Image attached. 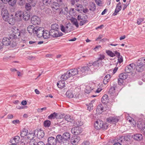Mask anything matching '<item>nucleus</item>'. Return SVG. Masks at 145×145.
Returning a JSON list of instances; mask_svg holds the SVG:
<instances>
[{"mask_svg": "<svg viewBox=\"0 0 145 145\" xmlns=\"http://www.w3.org/2000/svg\"><path fill=\"white\" fill-rule=\"evenodd\" d=\"M145 65V57H142L137 61L136 70L138 72H141L143 70V66Z\"/></svg>", "mask_w": 145, "mask_h": 145, "instance_id": "obj_1", "label": "nucleus"}, {"mask_svg": "<svg viewBox=\"0 0 145 145\" xmlns=\"http://www.w3.org/2000/svg\"><path fill=\"white\" fill-rule=\"evenodd\" d=\"M12 33L10 35L9 38L13 39L18 38V37L20 36V34L18 28L14 26L12 27Z\"/></svg>", "mask_w": 145, "mask_h": 145, "instance_id": "obj_2", "label": "nucleus"}, {"mask_svg": "<svg viewBox=\"0 0 145 145\" xmlns=\"http://www.w3.org/2000/svg\"><path fill=\"white\" fill-rule=\"evenodd\" d=\"M94 127L97 129H106L108 127L107 125L104 124L103 121L100 120L96 121L94 123Z\"/></svg>", "mask_w": 145, "mask_h": 145, "instance_id": "obj_3", "label": "nucleus"}, {"mask_svg": "<svg viewBox=\"0 0 145 145\" xmlns=\"http://www.w3.org/2000/svg\"><path fill=\"white\" fill-rule=\"evenodd\" d=\"M1 15L3 19L5 21L8 22L9 24H11L10 22L11 21L12 18H9L8 16L9 14L7 9L3 8L1 10Z\"/></svg>", "mask_w": 145, "mask_h": 145, "instance_id": "obj_4", "label": "nucleus"}, {"mask_svg": "<svg viewBox=\"0 0 145 145\" xmlns=\"http://www.w3.org/2000/svg\"><path fill=\"white\" fill-rule=\"evenodd\" d=\"M59 136L61 137V138H62L61 140L63 141H69L71 138L70 133L67 132L64 133L62 136L60 135H57L56 136V138L57 140H58V138H59Z\"/></svg>", "mask_w": 145, "mask_h": 145, "instance_id": "obj_5", "label": "nucleus"}, {"mask_svg": "<svg viewBox=\"0 0 145 145\" xmlns=\"http://www.w3.org/2000/svg\"><path fill=\"white\" fill-rule=\"evenodd\" d=\"M22 11L21 10H19L16 12L14 16V19L13 18H12V20L14 22V20L17 21H19L21 20L22 19L23 17Z\"/></svg>", "mask_w": 145, "mask_h": 145, "instance_id": "obj_6", "label": "nucleus"}, {"mask_svg": "<svg viewBox=\"0 0 145 145\" xmlns=\"http://www.w3.org/2000/svg\"><path fill=\"white\" fill-rule=\"evenodd\" d=\"M44 28L40 27H37L35 29V34H36L37 37H38L40 38L42 37L43 35V33L44 31Z\"/></svg>", "mask_w": 145, "mask_h": 145, "instance_id": "obj_7", "label": "nucleus"}, {"mask_svg": "<svg viewBox=\"0 0 145 145\" xmlns=\"http://www.w3.org/2000/svg\"><path fill=\"white\" fill-rule=\"evenodd\" d=\"M31 23L34 25H39L40 23V20L39 17L34 16L31 18Z\"/></svg>", "mask_w": 145, "mask_h": 145, "instance_id": "obj_8", "label": "nucleus"}, {"mask_svg": "<svg viewBox=\"0 0 145 145\" xmlns=\"http://www.w3.org/2000/svg\"><path fill=\"white\" fill-rule=\"evenodd\" d=\"M50 36L54 37H58L63 35V33L59 32L58 30H50Z\"/></svg>", "mask_w": 145, "mask_h": 145, "instance_id": "obj_9", "label": "nucleus"}, {"mask_svg": "<svg viewBox=\"0 0 145 145\" xmlns=\"http://www.w3.org/2000/svg\"><path fill=\"white\" fill-rule=\"evenodd\" d=\"M35 135L36 134L37 137L39 139L42 138L44 135V133L43 130L39 129L35 131Z\"/></svg>", "mask_w": 145, "mask_h": 145, "instance_id": "obj_10", "label": "nucleus"}, {"mask_svg": "<svg viewBox=\"0 0 145 145\" xmlns=\"http://www.w3.org/2000/svg\"><path fill=\"white\" fill-rule=\"evenodd\" d=\"M82 131V129L80 127H75L72 128L71 130L72 133L76 135L80 134Z\"/></svg>", "mask_w": 145, "mask_h": 145, "instance_id": "obj_11", "label": "nucleus"}, {"mask_svg": "<svg viewBox=\"0 0 145 145\" xmlns=\"http://www.w3.org/2000/svg\"><path fill=\"white\" fill-rule=\"evenodd\" d=\"M80 139V137L79 136H74L71 138V143L72 144L76 145L78 143Z\"/></svg>", "mask_w": 145, "mask_h": 145, "instance_id": "obj_12", "label": "nucleus"}, {"mask_svg": "<svg viewBox=\"0 0 145 145\" xmlns=\"http://www.w3.org/2000/svg\"><path fill=\"white\" fill-rule=\"evenodd\" d=\"M57 138H55L54 137H51L48 139V144L50 145H55L57 142Z\"/></svg>", "mask_w": 145, "mask_h": 145, "instance_id": "obj_13", "label": "nucleus"}, {"mask_svg": "<svg viewBox=\"0 0 145 145\" xmlns=\"http://www.w3.org/2000/svg\"><path fill=\"white\" fill-rule=\"evenodd\" d=\"M133 138L136 140L140 141L143 139V136L140 133L135 134L132 135Z\"/></svg>", "mask_w": 145, "mask_h": 145, "instance_id": "obj_14", "label": "nucleus"}, {"mask_svg": "<svg viewBox=\"0 0 145 145\" xmlns=\"http://www.w3.org/2000/svg\"><path fill=\"white\" fill-rule=\"evenodd\" d=\"M78 69H80L79 70V73L80 76L81 75L83 74V73H85L86 71H89L90 70L89 68H88V67L86 66L82 67L80 69L79 68Z\"/></svg>", "mask_w": 145, "mask_h": 145, "instance_id": "obj_15", "label": "nucleus"}, {"mask_svg": "<svg viewBox=\"0 0 145 145\" xmlns=\"http://www.w3.org/2000/svg\"><path fill=\"white\" fill-rule=\"evenodd\" d=\"M69 74L71 77L76 75L77 74L79 75V70L77 69H70L69 70Z\"/></svg>", "mask_w": 145, "mask_h": 145, "instance_id": "obj_16", "label": "nucleus"}, {"mask_svg": "<svg viewBox=\"0 0 145 145\" xmlns=\"http://www.w3.org/2000/svg\"><path fill=\"white\" fill-rule=\"evenodd\" d=\"M107 121L110 123L114 122H117L119 121V119L116 117H110L106 119Z\"/></svg>", "mask_w": 145, "mask_h": 145, "instance_id": "obj_17", "label": "nucleus"}, {"mask_svg": "<svg viewBox=\"0 0 145 145\" xmlns=\"http://www.w3.org/2000/svg\"><path fill=\"white\" fill-rule=\"evenodd\" d=\"M58 138L57 141L59 143L61 144V145H71V143L70 141H66L61 140L62 138L61 137L59 136Z\"/></svg>", "mask_w": 145, "mask_h": 145, "instance_id": "obj_18", "label": "nucleus"}, {"mask_svg": "<svg viewBox=\"0 0 145 145\" xmlns=\"http://www.w3.org/2000/svg\"><path fill=\"white\" fill-rule=\"evenodd\" d=\"M20 141V137L18 136L15 137L14 138H12L10 141V142L13 144H16L19 143Z\"/></svg>", "mask_w": 145, "mask_h": 145, "instance_id": "obj_19", "label": "nucleus"}, {"mask_svg": "<svg viewBox=\"0 0 145 145\" xmlns=\"http://www.w3.org/2000/svg\"><path fill=\"white\" fill-rule=\"evenodd\" d=\"M135 65L133 63H132L129 64L126 67L125 69V72L128 73L131 72L133 70V67L135 66Z\"/></svg>", "mask_w": 145, "mask_h": 145, "instance_id": "obj_20", "label": "nucleus"}, {"mask_svg": "<svg viewBox=\"0 0 145 145\" xmlns=\"http://www.w3.org/2000/svg\"><path fill=\"white\" fill-rule=\"evenodd\" d=\"M69 72L68 71L67 72L62 75L61 77V78L62 80H65L67 79L68 78L71 77V75L69 74Z\"/></svg>", "mask_w": 145, "mask_h": 145, "instance_id": "obj_21", "label": "nucleus"}, {"mask_svg": "<svg viewBox=\"0 0 145 145\" xmlns=\"http://www.w3.org/2000/svg\"><path fill=\"white\" fill-rule=\"evenodd\" d=\"M2 42L4 45L8 46L10 44L11 40L8 38L4 37L2 39Z\"/></svg>", "mask_w": 145, "mask_h": 145, "instance_id": "obj_22", "label": "nucleus"}, {"mask_svg": "<svg viewBox=\"0 0 145 145\" xmlns=\"http://www.w3.org/2000/svg\"><path fill=\"white\" fill-rule=\"evenodd\" d=\"M37 26L34 27V26L33 25H30L27 27V31L28 32L32 34L33 33L35 34V29L36 28Z\"/></svg>", "mask_w": 145, "mask_h": 145, "instance_id": "obj_23", "label": "nucleus"}, {"mask_svg": "<svg viewBox=\"0 0 145 145\" xmlns=\"http://www.w3.org/2000/svg\"><path fill=\"white\" fill-rule=\"evenodd\" d=\"M64 118L65 119V120H64L63 121L61 122L60 123V125H63L64 124L63 122H64V121L66 120L67 121L71 122L73 120V118L72 117L70 116L69 115H66L65 116Z\"/></svg>", "mask_w": 145, "mask_h": 145, "instance_id": "obj_24", "label": "nucleus"}, {"mask_svg": "<svg viewBox=\"0 0 145 145\" xmlns=\"http://www.w3.org/2000/svg\"><path fill=\"white\" fill-rule=\"evenodd\" d=\"M142 121V119H139L137 123L138 127L140 129H141L144 126H145V123Z\"/></svg>", "mask_w": 145, "mask_h": 145, "instance_id": "obj_25", "label": "nucleus"}, {"mask_svg": "<svg viewBox=\"0 0 145 145\" xmlns=\"http://www.w3.org/2000/svg\"><path fill=\"white\" fill-rule=\"evenodd\" d=\"M117 88L116 85H114L113 86L111 87L109 91V93L112 95H114L115 93V91Z\"/></svg>", "mask_w": 145, "mask_h": 145, "instance_id": "obj_26", "label": "nucleus"}, {"mask_svg": "<svg viewBox=\"0 0 145 145\" xmlns=\"http://www.w3.org/2000/svg\"><path fill=\"white\" fill-rule=\"evenodd\" d=\"M57 87L60 88L62 89L65 86V83L64 80H60L57 83Z\"/></svg>", "mask_w": 145, "mask_h": 145, "instance_id": "obj_27", "label": "nucleus"}, {"mask_svg": "<svg viewBox=\"0 0 145 145\" xmlns=\"http://www.w3.org/2000/svg\"><path fill=\"white\" fill-rule=\"evenodd\" d=\"M42 37L44 39H46L48 38L50 35V31L47 30L44 31L43 33Z\"/></svg>", "mask_w": 145, "mask_h": 145, "instance_id": "obj_28", "label": "nucleus"}, {"mask_svg": "<svg viewBox=\"0 0 145 145\" xmlns=\"http://www.w3.org/2000/svg\"><path fill=\"white\" fill-rule=\"evenodd\" d=\"M35 137V131L34 132H31V133H29V134H27V137L28 139L31 140L30 143V144H32V142L31 143V141L32 140H33V139Z\"/></svg>", "mask_w": 145, "mask_h": 145, "instance_id": "obj_29", "label": "nucleus"}, {"mask_svg": "<svg viewBox=\"0 0 145 145\" xmlns=\"http://www.w3.org/2000/svg\"><path fill=\"white\" fill-rule=\"evenodd\" d=\"M5 3H8L9 5L12 6H14L16 2V0H5Z\"/></svg>", "mask_w": 145, "mask_h": 145, "instance_id": "obj_30", "label": "nucleus"}, {"mask_svg": "<svg viewBox=\"0 0 145 145\" xmlns=\"http://www.w3.org/2000/svg\"><path fill=\"white\" fill-rule=\"evenodd\" d=\"M111 78L109 74H107L104 77L103 82L105 84H106L108 82Z\"/></svg>", "mask_w": 145, "mask_h": 145, "instance_id": "obj_31", "label": "nucleus"}, {"mask_svg": "<svg viewBox=\"0 0 145 145\" xmlns=\"http://www.w3.org/2000/svg\"><path fill=\"white\" fill-rule=\"evenodd\" d=\"M103 105L102 104H100L97 106L96 111L99 114H101L103 112Z\"/></svg>", "mask_w": 145, "mask_h": 145, "instance_id": "obj_32", "label": "nucleus"}, {"mask_svg": "<svg viewBox=\"0 0 145 145\" xmlns=\"http://www.w3.org/2000/svg\"><path fill=\"white\" fill-rule=\"evenodd\" d=\"M95 101V100H93L91 101L90 103L89 104H86L87 106V109L89 111H91L92 110L93 108V103Z\"/></svg>", "mask_w": 145, "mask_h": 145, "instance_id": "obj_33", "label": "nucleus"}, {"mask_svg": "<svg viewBox=\"0 0 145 145\" xmlns=\"http://www.w3.org/2000/svg\"><path fill=\"white\" fill-rule=\"evenodd\" d=\"M22 13L23 16L22 18L25 21L28 20L30 17L29 14L26 11L24 12L22 11Z\"/></svg>", "mask_w": 145, "mask_h": 145, "instance_id": "obj_34", "label": "nucleus"}, {"mask_svg": "<svg viewBox=\"0 0 145 145\" xmlns=\"http://www.w3.org/2000/svg\"><path fill=\"white\" fill-rule=\"evenodd\" d=\"M59 5L61 6L58 2L54 3L51 6V7L54 10H57L58 9V8Z\"/></svg>", "mask_w": 145, "mask_h": 145, "instance_id": "obj_35", "label": "nucleus"}, {"mask_svg": "<svg viewBox=\"0 0 145 145\" xmlns=\"http://www.w3.org/2000/svg\"><path fill=\"white\" fill-rule=\"evenodd\" d=\"M65 94L66 96L68 98H72L73 97L74 95L73 94V92L72 90L67 91Z\"/></svg>", "mask_w": 145, "mask_h": 145, "instance_id": "obj_36", "label": "nucleus"}, {"mask_svg": "<svg viewBox=\"0 0 145 145\" xmlns=\"http://www.w3.org/2000/svg\"><path fill=\"white\" fill-rule=\"evenodd\" d=\"M102 102L104 104H106L108 102V95H104L102 97Z\"/></svg>", "mask_w": 145, "mask_h": 145, "instance_id": "obj_37", "label": "nucleus"}, {"mask_svg": "<svg viewBox=\"0 0 145 145\" xmlns=\"http://www.w3.org/2000/svg\"><path fill=\"white\" fill-rule=\"evenodd\" d=\"M28 133V130L25 128H24L21 131L20 133V136L21 137H23L27 136Z\"/></svg>", "mask_w": 145, "mask_h": 145, "instance_id": "obj_38", "label": "nucleus"}, {"mask_svg": "<svg viewBox=\"0 0 145 145\" xmlns=\"http://www.w3.org/2000/svg\"><path fill=\"white\" fill-rule=\"evenodd\" d=\"M32 142V144H31V145H45L44 143L42 141H40L37 142L35 140H32L31 143Z\"/></svg>", "mask_w": 145, "mask_h": 145, "instance_id": "obj_39", "label": "nucleus"}, {"mask_svg": "<svg viewBox=\"0 0 145 145\" xmlns=\"http://www.w3.org/2000/svg\"><path fill=\"white\" fill-rule=\"evenodd\" d=\"M69 10L67 7H65L63 9H62L60 11V13L65 15H67L68 12Z\"/></svg>", "mask_w": 145, "mask_h": 145, "instance_id": "obj_40", "label": "nucleus"}, {"mask_svg": "<svg viewBox=\"0 0 145 145\" xmlns=\"http://www.w3.org/2000/svg\"><path fill=\"white\" fill-rule=\"evenodd\" d=\"M89 10L90 11H93L96 9V6L95 4L93 3H90L89 6Z\"/></svg>", "mask_w": 145, "mask_h": 145, "instance_id": "obj_41", "label": "nucleus"}, {"mask_svg": "<svg viewBox=\"0 0 145 145\" xmlns=\"http://www.w3.org/2000/svg\"><path fill=\"white\" fill-rule=\"evenodd\" d=\"M43 4L45 6H49L51 4V0H42Z\"/></svg>", "mask_w": 145, "mask_h": 145, "instance_id": "obj_42", "label": "nucleus"}, {"mask_svg": "<svg viewBox=\"0 0 145 145\" xmlns=\"http://www.w3.org/2000/svg\"><path fill=\"white\" fill-rule=\"evenodd\" d=\"M127 74L126 73H121L119 75V77L121 79H122L123 80L126 79L128 77Z\"/></svg>", "mask_w": 145, "mask_h": 145, "instance_id": "obj_43", "label": "nucleus"}, {"mask_svg": "<svg viewBox=\"0 0 145 145\" xmlns=\"http://www.w3.org/2000/svg\"><path fill=\"white\" fill-rule=\"evenodd\" d=\"M103 63V62H100L99 61L97 60L93 63V66L99 67L102 65Z\"/></svg>", "mask_w": 145, "mask_h": 145, "instance_id": "obj_44", "label": "nucleus"}, {"mask_svg": "<svg viewBox=\"0 0 145 145\" xmlns=\"http://www.w3.org/2000/svg\"><path fill=\"white\" fill-rule=\"evenodd\" d=\"M59 26L56 24H54L51 25V30H58L59 29Z\"/></svg>", "mask_w": 145, "mask_h": 145, "instance_id": "obj_45", "label": "nucleus"}, {"mask_svg": "<svg viewBox=\"0 0 145 145\" xmlns=\"http://www.w3.org/2000/svg\"><path fill=\"white\" fill-rule=\"evenodd\" d=\"M93 89V88H91L90 86H87L86 87L85 92L86 93H90L91 90Z\"/></svg>", "mask_w": 145, "mask_h": 145, "instance_id": "obj_46", "label": "nucleus"}, {"mask_svg": "<svg viewBox=\"0 0 145 145\" xmlns=\"http://www.w3.org/2000/svg\"><path fill=\"white\" fill-rule=\"evenodd\" d=\"M15 39H10L12 40H13L12 42H10V44L9 45L10 46L12 47H14L16 46L17 45V43L16 41H15Z\"/></svg>", "mask_w": 145, "mask_h": 145, "instance_id": "obj_47", "label": "nucleus"}, {"mask_svg": "<svg viewBox=\"0 0 145 145\" xmlns=\"http://www.w3.org/2000/svg\"><path fill=\"white\" fill-rule=\"evenodd\" d=\"M43 124L45 127H49L51 124V122L50 120H46L44 121Z\"/></svg>", "mask_w": 145, "mask_h": 145, "instance_id": "obj_48", "label": "nucleus"}, {"mask_svg": "<svg viewBox=\"0 0 145 145\" xmlns=\"http://www.w3.org/2000/svg\"><path fill=\"white\" fill-rule=\"evenodd\" d=\"M27 1L31 4V6L34 7L36 3V0H26Z\"/></svg>", "mask_w": 145, "mask_h": 145, "instance_id": "obj_49", "label": "nucleus"}, {"mask_svg": "<svg viewBox=\"0 0 145 145\" xmlns=\"http://www.w3.org/2000/svg\"><path fill=\"white\" fill-rule=\"evenodd\" d=\"M82 122L79 121H76L74 123V125L76 127H79L82 125Z\"/></svg>", "mask_w": 145, "mask_h": 145, "instance_id": "obj_50", "label": "nucleus"}, {"mask_svg": "<svg viewBox=\"0 0 145 145\" xmlns=\"http://www.w3.org/2000/svg\"><path fill=\"white\" fill-rule=\"evenodd\" d=\"M57 113L54 112L53 114H51L49 116H48V118L49 119H54L56 118L57 116Z\"/></svg>", "mask_w": 145, "mask_h": 145, "instance_id": "obj_51", "label": "nucleus"}, {"mask_svg": "<svg viewBox=\"0 0 145 145\" xmlns=\"http://www.w3.org/2000/svg\"><path fill=\"white\" fill-rule=\"evenodd\" d=\"M106 52L108 55L111 57H113L115 56V54L110 50H107L106 51Z\"/></svg>", "mask_w": 145, "mask_h": 145, "instance_id": "obj_52", "label": "nucleus"}, {"mask_svg": "<svg viewBox=\"0 0 145 145\" xmlns=\"http://www.w3.org/2000/svg\"><path fill=\"white\" fill-rule=\"evenodd\" d=\"M31 4L29 3H26L25 6L26 9L27 11L30 10L31 8Z\"/></svg>", "mask_w": 145, "mask_h": 145, "instance_id": "obj_53", "label": "nucleus"}, {"mask_svg": "<svg viewBox=\"0 0 145 145\" xmlns=\"http://www.w3.org/2000/svg\"><path fill=\"white\" fill-rule=\"evenodd\" d=\"M105 58V56L104 55L100 54L99 55V57H98L97 60L99 61L100 62H103L102 60L104 59Z\"/></svg>", "mask_w": 145, "mask_h": 145, "instance_id": "obj_54", "label": "nucleus"}, {"mask_svg": "<svg viewBox=\"0 0 145 145\" xmlns=\"http://www.w3.org/2000/svg\"><path fill=\"white\" fill-rule=\"evenodd\" d=\"M72 22L73 24L75 25L77 27H78V23L76 19H73V20L72 21Z\"/></svg>", "mask_w": 145, "mask_h": 145, "instance_id": "obj_55", "label": "nucleus"}, {"mask_svg": "<svg viewBox=\"0 0 145 145\" xmlns=\"http://www.w3.org/2000/svg\"><path fill=\"white\" fill-rule=\"evenodd\" d=\"M123 138L122 137H120V138L118 140V142L115 143L113 145H122L120 142H122V139Z\"/></svg>", "mask_w": 145, "mask_h": 145, "instance_id": "obj_56", "label": "nucleus"}, {"mask_svg": "<svg viewBox=\"0 0 145 145\" xmlns=\"http://www.w3.org/2000/svg\"><path fill=\"white\" fill-rule=\"evenodd\" d=\"M75 12V10L73 8H71L69 11V14L71 16L74 15Z\"/></svg>", "mask_w": 145, "mask_h": 145, "instance_id": "obj_57", "label": "nucleus"}, {"mask_svg": "<svg viewBox=\"0 0 145 145\" xmlns=\"http://www.w3.org/2000/svg\"><path fill=\"white\" fill-rule=\"evenodd\" d=\"M121 9V7L120 6H116V12H118L120 11Z\"/></svg>", "mask_w": 145, "mask_h": 145, "instance_id": "obj_58", "label": "nucleus"}, {"mask_svg": "<svg viewBox=\"0 0 145 145\" xmlns=\"http://www.w3.org/2000/svg\"><path fill=\"white\" fill-rule=\"evenodd\" d=\"M118 62L120 63H121L123 62V58L122 56L120 55L119 57H118Z\"/></svg>", "mask_w": 145, "mask_h": 145, "instance_id": "obj_59", "label": "nucleus"}, {"mask_svg": "<svg viewBox=\"0 0 145 145\" xmlns=\"http://www.w3.org/2000/svg\"><path fill=\"white\" fill-rule=\"evenodd\" d=\"M46 110V107H44L41 108H38L37 109V111L39 112H41L43 110Z\"/></svg>", "mask_w": 145, "mask_h": 145, "instance_id": "obj_60", "label": "nucleus"}, {"mask_svg": "<svg viewBox=\"0 0 145 145\" xmlns=\"http://www.w3.org/2000/svg\"><path fill=\"white\" fill-rule=\"evenodd\" d=\"M87 20H82L81 21L80 23V26H82L85 24L87 22Z\"/></svg>", "mask_w": 145, "mask_h": 145, "instance_id": "obj_61", "label": "nucleus"}, {"mask_svg": "<svg viewBox=\"0 0 145 145\" xmlns=\"http://www.w3.org/2000/svg\"><path fill=\"white\" fill-rule=\"evenodd\" d=\"M19 5H22L25 4V0H18Z\"/></svg>", "mask_w": 145, "mask_h": 145, "instance_id": "obj_62", "label": "nucleus"}, {"mask_svg": "<svg viewBox=\"0 0 145 145\" xmlns=\"http://www.w3.org/2000/svg\"><path fill=\"white\" fill-rule=\"evenodd\" d=\"M143 21L144 19L143 18H138L137 20V23L138 25H140L141 24V22H143Z\"/></svg>", "mask_w": 145, "mask_h": 145, "instance_id": "obj_63", "label": "nucleus"}, {"mask_svg": "<svg viewBox=\"0 0 145 145\" xmlns=\"http://www.w3.org/2000/svg\"><path fill=\"white\" fill-rule=\"evenodd\" d=\"M140 131L141 133L144 135H145V126H144V127L140 129Z\"/></svg>", "mask_w": 145, "mask_h": 145, "instance_id": "obj_64", "label": "nucleus"}]
</instances>
